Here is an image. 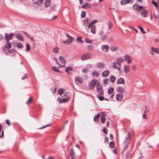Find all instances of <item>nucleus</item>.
Returning a JSON list of instances; mask_svg holds the SVG:
<instances>
[{
	"instance_id": "1",
	"label": "nucleus",
	"mask_w": 159,
	"mask_h": 159,
	"mask_svg": "<svg viewBox=\"0 0 159 159\" xmlns=\"http://www.w3.org/2000/svg\"><path fill=\"white\" fill-rule=\"evenodd\" d=\"M134 10L137 11H140V15L142 17H146L148 14V11L144 7L142 6H139L138 4L135 3L133 6Z\"/></svg>"
},
{
	"instance_id": "2",
	"label": "nucleus",
	"mask_w": 159,
	"mask_h": 159,
	"mask_svg": "<svg viewBox=\"0 0 159 159\" xmlns=\"http://www.w3.org/2000/svg\"><path fill=\"white\" fill-rule=\"evenodd\" d=\"M130 136V134L129 132H128L127 135L125 138L124 139V141L122 143V146L124 148L122 151V152H124L125 150L128 147L130 141V139L129 138Z\"/></svg>"
},
{
	"instance_id": "3",
	"label": "nucleus",
	"mask_w": 159,
	"mask_h": 159,
	"mask_svg": "<svg viewBox=\"0 0 159 159\" xmlns=\"http://www.w3.org/2000/svg\"><path fill=\"white\" fill-rule=\"evenodd\" d=\"M91 57V55L89 52H87L82 55L81 59L82 61H84L89 59Z\"/></svg>"
},
{
	"instance_id": "4",
	"label": "nucleus",
	"mask_w": 159,
	"mask_h": 159,
	"mask_svg": "<svg viewBox=\"0 0 159 159\" xmlns=\"http://www.w3.org/2000/svg\"><path fill=\"white\" fill-rule=\"evenodd\" d=\"M97 80L94 79L89 83V88L90 89H93L97 84Z\"/></svg>"
},
{
	"instance_id": "5",
	"label": "nucleus",
	"mask_w": 159,
	"mask_h": 159,
	"mask_svg": "<svg viewBox=\"0 0 159 159\" xmlns=\"http://www.w3.org/2000/svg\"><path fill=\"white\" fill-rule=\"evenodd\" d=\"M44 0H32L31 2L33 4L35 5L38 6L40 7L42 5Z\"/></svg>"
},
{
	"instance_id": "6",
	"label": "nucleus",
	"mask_w": 159,
	"mask_h": 159,
	"mask_svg": "<svg viewBox=\"0 0 159 159\" xmlns=\"http://www.w3.org/2000/svg\"><path fill=\"white\" fill-rule=\"evenodd\" d=\"M14 34H8L7 33H5V39L7 41L11 40L12 39Z\"/></svg>"
},
{
	"instance_id": "7",
	"label": "nucleus",
	"mask_w": 159,
	"mask_h": 159,
	"mask_svg": "<svg viewBox=\"0 0 159 159\" xmlns=\"http://www.w3.org/2000/svg\"><path fill=\"white\" fill-rule=\"evenodd\" d=\"M96 91L98 93V94L100 95H101L103 94L101 85L99 84H97Z\"/></svg>"
},
{
	"instance_id": "8",
	"label": "nucleus",
	"mask_w": 159,
	"mask_h": 159,
	"mask_svg": "<svg viewBox=\"0 0 159 159\" xmlns=\"http://www.w3.org/2000/svg\"><path fill=\"white\" fill-rule=\"evenodd\" d=\"M109 46L107 45H103L102 46L101 49L104 52L107 53L109 49Z\"/></svg>"
},
{
	"instance_id": "9",
	"label": "nucleus",
	"mask_w": 159,
	"mask_h": 159,
	"mask_svg": "<svg viewBox=\"0 0 159 159\" xmlns=\"http://www.w3.org/2000/svg\"><path fill=\"white\" fill-rule=\"evenodd\" d=\"M151 51L150 52V53L152 55H154V53L157 54H159L158 49L157 48H154L153 47H151Z\"/></svg>"
},
{
	"instance_id": "10",
	"label": "nucleus",
	"mask_w": 159,
	"mask_h": 159,
	"mask_svg": "<svg viewBox=\"0 0 159 159\" xmlns=\"http://www.w3.org/2000/svg\"><path fill=\"white\" fill-rule=\"evenodd\" d=\"M125 61H126L128 64H130L132 61V58L129 55H126L124 56Z\"/></svg>"
},
{
	"instance_id": "11",
	"label": "nucleus",
	"mask_w": 159,
	"mask_h": 159,
	"mask_svg": "<svg viewBox=\"0 0 159 159\" xmlns=\"http://www.w3.org/2000/svg\"><path fill=\"white\" fill-rule=\"evenodd\" d=\"M83 81V80L82 78L80 77H76L75 79V83L77 84H81Z\"/></svg>"
},
{
	"instance_id": "12",
	"label": "nucleus",
	"mask_w": 159,
	"mask_h": 159,
	"mask_svg": "<svg viewBox=\"0 0 159 159\" xmlns=\"http://www.w3.org/2000/svg\"><path fill=\"white\" fill-rule=\"evenodd\" d=\"M69 100V98H66L65 99H61L58 98L57 101L59 103H62L68 101Z\"/></svg>"
},
{
	"instance_id": "13",
	"label": "nucleus",
	"mask_w": 159,
	"mask_h": 159,
	"mask_svg": "<svg viewBox=\"0 0 159 159\" xmlns=\"http://www.w3.org/2000/svg\"><path fill=\"white\" fill-rule=\"evenodd\" d=\"M88 29L91 28V32L93 34H95L96 33V27L95 25H92L89 27H88Z\"/></svg>"
},
{
	"instance_id": "14",
	"label": "nucleus",
	"mask_w": 159,
	"mask_h": 159,
	"mask_svg": "<svg viewBox=\"0 0 159 159\" xmlns=\"http://www.w3.org/2000/svg\"><path fill=\"white\" fill-rule=\"evenodd\" d=\"M116 83L118 84H124L125 83V81L123 78H120L117 80Z\"/></svg>"
},
{
	"instance_id": "15",
	"label": "nucleus",
	"mask_w": 159,
	"mask_h": 159,
	"mask_svg": "<svg viewBox=\"0 0 159 159\" xmlns=\"http://www.w3.org/2000/svg\"><path fill=\"white\" fill-rule=\"evenodd\" d=\"M116 98L117 101H121L123 98V95L122 94L119 93L116 95Z\"/></svg>"
},
{
	"instance_id": "16",
	"label": "nucleus",
	"mask_w": 159,
	"mask_h": 159,
	"mask_svg": "<svg viewBox=\"0 0 159 159\" xmlns=\"http://www.w3.org/2000/svg\"><path fill=\"white\" fill-rule=\"evenodd\" d=\"M109 73V71L108 70L103 71L102 73V76L104 77H107Z\"/></svg>"
},
{
	"instance_id": "17",
	"label": "nucleus",
	"mask_w": 159,
	"mask_h": 159,
	"mask_svg": "<svg viewBox=\"0 0 159 159\" xmlns=\"http://www.w3.org/2000/svg\"><path fill=\"white\" fill-rule=\"evenodd\" d=\"M117 64L119 66H120L121 63L124 61V60L121 57L117 58L116 59Z\"/></svg>"
},
{
	"instance_id": "18",
	"label": "nucleus",
	"mask_w": 159,
	"mask_h": 159,
	"mask_svg": "<svg viewBox=\"0 0 159 159\" xmlns=\"http://www.w3.org/2000/svg\"><path fill=\"white\" fill-rule=\"evenodd\" d=\"M4 136V131L2 130V126L0 124V138H3Z\"/></svg>"
},
{
	"instance_id": "19",
	"label": "nucleus",
	"mask_w": 159,
	"mask_h": 159,
	"mask_svg": "<svg viewBox=\"0 0 159 159\" xmlns=\"http://www.w3.org/2000/svg\"><path fill=\"white\" fill-rule=\"evenodd\" d=\"M70 155L71 156V158H75L76 156L75 155V153L72 148L70 150Z\"/></svg>"
},
{
	"instance_id": "20",
	"label": "nucleus",
	"mask_w": 159,
	"mask_h": 159,
	"mask_svg": "<svg viewBox=\"0 0 159 159\" xmlns=\"http://www.w3.org/2000/svg\"><path fill=\"white\" fill-rule=\"evenodd\" d=\"M116 90L117 92L121 93H123L125 92L124 89L123 87L120 86L116 88Z\"/></svg>"
},
{
	"instance_id": "21",
	"label": "nucleus",
	"mask_w": 159,
	"mask_h": 159,
	"mask_svg": "<svg viewBox=\"0 0 159 159\" xmlns=\"http://www.w3.org/2000/svg\"><path fill=\"white\" fill-rule=\"evenodd\" d=\"M109 79L110 82L113 83L116 80V77L113 75H111L109 77Z\"/></svg>"
},
{
	"instance_id": "22",
	"label": "nucleus",
	"mask_w": 159,
	"mask_h": 159,
	"mask_svg": "<svg viewBox=\"0 0 159 159\" xmlns=\"http://www.w3.org/2000/svg\"><path fill=\"white\" fill-rule=\"evenodd\" d=\"M105 64L103 62H99L97 64V68H100L104 66Z\"/></svg>"
},
{
	"instance_id": "23",
	"label": "nucleus",
	"mask_w": 159,
	"mask_h": 159,
	"mask_svg": "<svg viewBox=\"0 0 159 159\" xmlns=\"http://www.w3.org/2000/svg\"><path fill=\"white\" fill-rule=\"evenodd\" d=\"M124 70L125 73H127L129 71V66H125L124 67Z\"/></svg>"
},
{
	"instance_id": "24",
	"label": "nucleus",
	"mask_w": 159,
	"mask_h": 159,
	"mask_svg": "<svg viewBox=\"0 0 159 159\" xmlns=\"http://www.w3.org/2000/svg\"><path fill=\"white\" fill-rule=\"evenodd\" d=\"M16 38L20 40L21 41H23L24 40L23 37L21 36L19 34H17L16 35Z\"/></svg>"
},
{
	"instance_id": "25",
	"label": "nucleus",
	"mask_w": 159,
	"mask_h": 159,
	"mask_svg": "<svg viewBox=\"0 0 159 159\" xmlns=\"http://www.w3.org/2000/svg\"><path fill=\"white\" fill-rule=\"evenodd\" d=\"M131 1L130 0H123L121 1L120 3L122 5H123L127 3H130Z\"/></svg>"
},
{
	"instance_id": "26",
	"label": "nucleus",
	"mask_w": 159,
	"mask_h": 159,
	"mask_svg": "<svg viewBox=\"0 0 159 159\" xmlns=\"http://www.w3.org/2000/svg\"><path fill=\"white\" fill-rule=\"evenodd\" d=\"M98 22V20H92L91 22L89 23L88 25V27H89L92 25H93L94 24L97 23Z\"/></svg>"
},
{
	"instance_id": "27",
	"label": "nucleus",
	"mask_w": 159,
	"mask_h": 159,
	"mask_svg": "<svg viewBox=\"0 0 159 159\" xmlns=\"http://www.w3.org/2000/svg\"><path fill=\"white\" fill-rule=\"evenodd\" d=\"M100 116L99 114L98 113L97 115L94 117L93 120L94 122L96 121L98 122L99 118Z\"/></svg>"
},
{
	"instance_id": "28",
	"label": "nucleus",
	"mask_w": 159,
	"mask_h": 159,
	"mask_svg": "<svg viewBox=\"0 0 159 159\" xmlns=\"http://www.w3.org/2000/svg\"><path fill=\"white\" fill-rule=\"evenodd\" d=\"M51 4L50 0H47L45 1L44 3L45 7H48Z\"/></svg>"
},
{
	"instance_id": "29",
	"label": "nucleus",
	"mask_w": 159,
	"mask_h": 159,
	"mask_svg": "<svg viewBox=\"0 0 159 159\" xmlns=\"http://www.w3.org/2000/svg\"><path fill=\"white\" fill-rule=\"evenodd\" d=\"M91 7V5L90 4L86 3L84 5L82 6V7L84 8H90Z\"/></svg>"
},
{
	"instance_id": "30",
	"label": "nucleus",
	"mask_w": 159,
	"mask_h": 159,
	"mask_svg": "<svg viewBox=\"0 0 159 159\" xmlns=\"http://www.w3.org/2000/svg\"><path fill=\"white\" fill-rule=\"evenodd\" d=\"M65 71L69 74H71L72 70V68L70 67H67L65 70Z\"/></svg>"
},
{
	"instance_id": "31",
	"label": "nucleus",
	"mask_w": 159,
	"mask_h": 159,
	"mask_svg": "<svg viewBox=\"0 0 159 159\" xmlns=\"http://www.w3.org/2000/svg\"><path fill=\"white\" fill-rule=\"evenodd\" d=\"M84 24L86 26L88 27V24H89V20L87 18H86L84 20Z\"/></svg>"
},
{
	"instance_id": "32",
	"label": "nucleus",
	"mask_w": 159,
	"mask_h": 159,
	"mask_svg": "<svg viewBox=\"0 0 159 159\" xmlns=\"http://www.w3.org/2000/svg\"><path fill=\"white\" fill-rule=\"evenodd\" d=\"M154 17L156 18H159V11H157L154 13Z\"/></svg>"
},
{
	"instance_id": "33",
	"label": "nucleus",
	"mask_w": 159,
	"mask_h": 159,
	"mask_svg": "<svg viewBox=\"0 0 159 159\" xmlns=\"http://www.w3.org/2000/svg\"><path fill=\"white\" fill-rule=\"evenodd\" d=\"M85 42L89 44H92L93 43V41L89 39L88 38H86L85 39Z\"/></svg>"
},
{
	"instance_id": "34",
	"label": "nucleus",
	"mask_w": 159,
	"mask_h": 159,
	"mask_svg": "<svg viewBox=\"0 0 159 159\" xmlns=\"http://www.w3.org/2000/svg\"><path fill=\"white\" fill-rule=\"evenodd\" d=\"M118 49V47L116 46H112L110 47L111 50L112 51L114 52L117 50Z\"/></svg>"
},
{
	"instance_id": "35",
	"label": "nucleus",
	"mask_w": 159,
	"mask_h": 159,
	"mask_svg": "<svg viewBox=\"0 0 159 159\" xmlns=\"http://www.w3.org/2000/svg\"><path fill=\"white\" fill-rule=\"evenodd\" d=\"M117 63L116 62H114L113 63L112 66L113 68L116 69L118 70H119L120 69V68L119 67H117Z\"/></svg>"
},
{
	"instance_id": "36",
	"label": "nucleus",
	"mask_w": 159,
	"mask_h": 159,
	"mask_svg": "<svg viewBox=\"0 0 159 159\" xmlns=\"http://www.w3.org/2000/svg\"><path fill=\"white\" fill-rule=\"evenodd\" d=\"M59 59H60V61H61V62L62 63H63L64 64H65L66 63V60H65V58H64V57H63L62 56H60L59 57Z\"/></svg>"
},
{
	"instance_id": "37",
	"label": "nucleus",
	"mask_w": 159,
	"mask_h": 159,
	"mask_svg": "<svg viewBox=\"0 0 159 159\" xmlns=\"http://www.w3.org/2000/svg\"><path fill=\"white\" fill-rule=\"evenodd\" d=\"M15 46L19 49L23 47V45L21 43H18L15 45Z\"/></svg>"
},
{
	"instance_id": "38",
	"label": "nucleus",
	"mask_w": 159,
	"mask_h": 159,
	"mask_svg": "<svg viewBox=\"0 0 159 159\" xmlns=\"http://www.w3.org/2000/svg\"><path fill=\"white\" fill-rule=\"evenodd\" d=\"M5 47L7 48L8 49L11 48V45L10 43L9 42H7L6 44Z\"/></svg>"
},
{
	"instance_id": "39",
	"label": "nucleus",
	"mask_w": 159,
	"mask_h": 159,
	"mask_svg": "<svg viewBox=\"0 0 159 159\" xmlns=\"http://www.w3.org/2000/svg\"><path fill=\"white\" fill-rule=\"evenodd\" d=\"M126 157L128 159H129L131 157V154L130 152L129 151H128L126 153L125 155Z\"/></svg>"
},
{
	"instance_id": "40",
	"label": "nucleus",
	"mask_w": 159,
	"mask_h": 159,
	"mask_svg": "<svg viewBox=\"0 0 159 159\" xmlns=\"http://www.w3.org/2000/svg\"><path fill=\"white\" fill-rule=\"evenodd\" d=\"M105 118L103 115H102L101 118V122L102 123L104 124L105 122Z\"/></svg>"
},
{
	"instance_id": "41",
	"label": "nucleus",
	"mask_w": 159,
	"mask_h": 159,
	"mask_svg": "<svg viewBox=\"0 0 159 159\" xmlns=\"http://www.w3.org/2000/svg\"><path fill=\"white\" fill-rule=\"evenodd\" d=\"M114 89L112 87L109 88L108 90V93L109 94H111L113 92Z\"/></svg>"
},
{
	"instance_id": "42",
	"label": "nucleus",
	"mask_w": 159,
	"mask_h": 159,
	"mask_svg": "<svg viewBox=\"0 0 159 159\" xmlns=\"http://www.w3.org/2000/svg\"><path fill=\"white\" fill-rule=\"evenodd\" d=\"M65 91V90L63 89H60L58 90V93L60 95H61Z\"/></svg>"
},
{
	"instance_id": "43",
	"label": "nucleus",
	"mask_w": 159,
	"mask_h": 159,
	"mask_svg": "<svg viewBox=\"0 0 159 159\" xmlns=\"http://www.w3.org/2000/svg\"><path fill=\"white\" fill-rule=\"evenodd\" d=\"M98 75V74L96 71H93L92 73V76L94 77H97Z\"/></svg>"
},
{
	"instance_id": "44",
	"label": "nucleus",
	"mask_w": 159,
	"mask_h": 159,
	"mask_svg": "<svg viewBox=\"0 0 159 159\" xmlns=\"http://www.w3.org/2000/svg\"><path fill=\"white\" fill-rule=\"evenodd\" d=\"M86 12L85 11H82L81 14V17L82 18H84L85 17Z\"/></svg>"
},
{
	"instance_id": "45",
	"label": "nucleus",
	"mask_w": 159,
	"mask_h": 159,
	"mask_svg": "<svg viewBox=\"0 0 159 159\" xmlns=\"http://www.w3.org/2000/svg\"><path fill=\"white\" fill-rule=\"evenodd\" d=\"M88 48L90 50H93L94 49L93 46L92 45H90L87 46Z\"/></svg>"
},
{
	"instance_id": "46",
	"label": "nucleus",
	"mask_w": 159,
	"mask_h": 159,
	"mask_svg": "<svg viewBox=\"0 0 159 159\" xmlns=\"http://www.w3.org/2000/svg\"><path fill=\"white\" fill-rule=\"evenodd\" d=\"M89 69L87 68H85L83 69L82 70V72L83 73H87L88 72Z\"/></svg>"
},
{
	"instance_id": "47",
	"label": "nucleus",
	"mask_w": 159,
	"mask_h": 159,
	"mask_svg": "<svg viewBox=\"0 0 159 159\" xmlns=\"http://www.w3.org/2000/svg\"><path fill=\"white\" fill-rule=\"evenodd\" d=\"M52 69L55 71L59 72H60V71L58 69L57 67L56 66H53L52 68Z\"/></svg>"
},
{
	"instance_id": "48",
	"label": "nucleus",
	"mask_w": 159,
	"mask_h": 159,
	"mask_svg": "<svg viewBox=\"0 0 159 159\" xmlns=\"http://www.w3.org/2000/svg\"><path fill=\"white\" fill-rule=\"evenodd\" d=\"M138 28L140 30V31L143 34H145V32L144 31L143 28L140 26H138Z\"/></svg>"
},
{
	"instance_id": "49",
	"label": "nucleus",
	"mask_w": 159,
	"mask_h": 159,
	"mask_svg": "<svg viewBox=\"0 0 159 159\" xmlns=\"http://www.w3.org/2000/svg\"><path fill=\"white\" fill-rule=\"evenodd\" d=\"M108 81V79L107 78H105L103 80V84H107V81Z\"/></svg>"
},
{
	"instance_id": "50",
	"label": "nucleus",
	"mask_w": 159,
	"mask_h": 159,
	"mask_svg": "<svg viewBox=\"0 0 159 159\" xmlns=\"http://www.w3.org/2000/svg\"><path fill=\"white\" fill-rule=\"evenodd\" d=\"M58 48L57 47L54 48L53 49V52L54 53H58Z\"/></svg>"
},
{
	"instance_id": "51",
	"label": "nucleus",
	"mask_w": 159,
	"mask_h": 159,
	"mask_svg": "<svg viewBox=\"0 0 159 159\" xmlns=\"http://www.w3.org/2000/svg\"><path fill=\"white\" fill-rule=\"evenodd\" d=\"M114 145V142L111 141L109 143V146L111 148H112Z\"/></svg>"
},
{
	"instance_id": "52",
	"label": "nucleus",
	"mask_w": 159,
	"mask_h": 159,
	"mask_svg": "<svg viewBox=\"0 0 159 159\" xmlns=\"http://www.w3.org/2000/svg\"><path fill=\"white\" fill-rule=\"evenodd\" d=\"M107 38V35L106 34H105L102 36L101 38V39L102 41H104L105 39H106Z\"/></svg>"
},
{
	"instance_id": "53",
	"label": "nucleus",
	"mask_w": 159,
	"mask_h": 159,
	"mask_svg": "<svg viewBox=\"0 0 159 159\" xmlns=\"http://www.w3.org/2000/svg\"><path fill=\"white\" fill-rule=\"evenodd\" d=\"M152 4L154 5L155 7H158V4H157V2H155L154 1V0H152Z\"/></svg>"
},
{
	"instance_id": "54",
	"label": "nucleus",
	"mask_w": 159,
	"mask_h": 159,
	"mask_svg": "<svg viewBox=\"0 0 159 159\" xmlns=\"http://www.w3.org/2000/svg\"><path fill=\"white\" fill-rule=\"evenodd\" d=\"M26 51H28L30 48L29 44L28 43H27L26 45Z\"/></svg>"
},
{
	"instance_id": "55",
	"label": "nucleus",
	"mask_w": 159,
	"mask_h": 159,
	"mask_svg": "<svg viewBox=\"0 0 159 159\" xmlns=\"http://www.w3.org/2000/svg\"><path fill=\"white\" fill-rule=\"evenodd\" d=\"M73 39L74 38L70 36V37H69L67 40L68 41V43H69L70 42L72 41Z\"/></svg>"
},
{
	"instance_id": "56",
	"label": "nucleus",
	"mask_w": 159,
	"mask_h": 159,
	"mask_svg": "<svg viewBox=\"0 0 159 159\" xmlns=\"http://www.w3.org/2000/svg\"><path fill=\"white\" fill-rule=\"evenodd\" d=\"M32 98H30L27 101V102H26V104H28L29 103L31 102L32 101Z\"/></svg>"
},
{
	"instance_id": "57",
	"label": "nucleus",
	"mask_w": 159,
	"mask_h": 159,
	"mask_svg": "<svg viewBox=\"0 0 159 159\" xmlns=\"http://www.w3.org/2000/svg\"><path fill=\"white\" fill-rule=\"evenodd\" d=\"M148 111V109L147 107L145 106V110H144V113H147Z\"/></svg>"
},
{
	"instance_id": "58",
	"label": "nucleus",
	"mask_w": 159,
	"mask_h": 159,
	"mask_svg": "<svg viewBox=\"0 0 159 159\" xmlns=\"http://www.w3.org/2000/svg\"><path fill=\"white\" fill-rule=\"evenodd\" d=\"M6 123L7 124V125L8 126H10L11 125L10 123V121L8 119H7L6 121Z\"/></svg>"
},
{
	"instance_id": "59",
	"label": "nucleus",
	"mask_w": 159,
	"mask_h": 159,
	"mask_svg": "<svg viewBox=\"0 0 159 159\" xmlns=\"http://www.w3.org/2000/svg\"><path fill=\"white\" fill-rule=\"evenodd\" d=\"M28 76L26 74L22 78V80L25 79L26 78H28Z\"/></svg>"
},
{
	"instance_id": "60",
	"label": "nucleus",
	"mask_w": 159,
	"mask_h": 159,
	"mask_svg": "<svg viewBox=\"0 0 159 159\" xmlns=\"http://www.w3.org/2000/svg\"><path fill=\"white\" fill-rule=\"evenodd\" d=\"M15 52V50L13 49H11L10 50H9V52L10 53H13V52Z\"/></svg>"
},
{
	"instance_id": "61",
	"label": "nucleus",
	"mask_w": 159,
	"mask_h": 159,
	"mask_svg": "<svg viewBox=\"0 0 159 159\" xmlns=\"http://www.w3.org/2000/svg\"><path fill=\"white\" fill-rule=\"evenodd\" d=\"M98 98H99V99L100 101H102L103 100L104 98L103 97H100V96H98Z\"/></svg>"
},
{
	"instance_id": "62",
	"label": "nucleus",
	"mask_w": 159,
	"mask_h": 159,
	"mask_svg": "<svg viewBox=\"0 0 159 159\" xmlns=\"http://www.w3.org/2000/svg\"><path fill=\"white\" fill-rule=\"evenodd\" d=\"M132 69L133 71H135L136 70V66L134 65H133L132 67Z\"/></svg>"
},
{
	"instance_id": "63",
	"label": "nucleus",
	"mask_w": 159,
	"mask_h": 159,
	"mask_svg": "<svg viewBox=\"0 0 159 159\" xmlns=\"http://www.w3.org/2000/svg\"><path fill=\"white\" fill-rule=\"evenodd\" d=\"M102 131H103V132L104 133H105L106 134H107V132L106 131V128L105 127H104L103 128V129Z\"/></svg>"
},
{
	"instance_id": "64",
	"label": "nucleus",
	"mask_w": 159,
	"mask_h": 159,
	"mask_svg": "<svg viewBox=\"0 0 159 159\" xmlns=\"http://www.w3.org/2000/svg\"><path fill=\"white\" fill-rule=\"evenodd\" d=\"M104 32L102 30L101 31L99 32V35L100 36H102Z\"/></svg>"
}]
</instances>
